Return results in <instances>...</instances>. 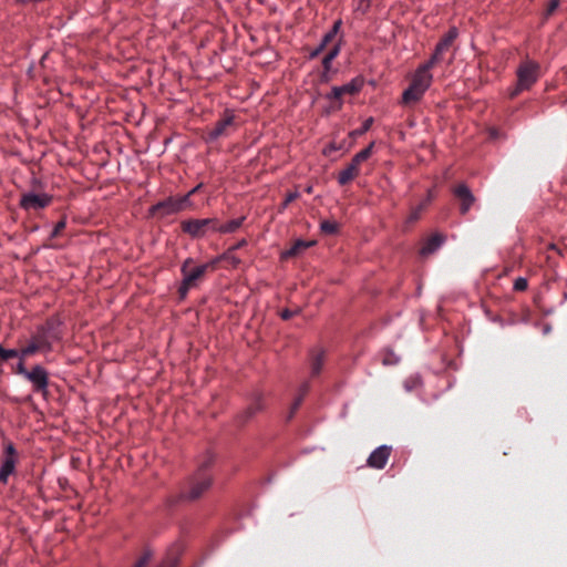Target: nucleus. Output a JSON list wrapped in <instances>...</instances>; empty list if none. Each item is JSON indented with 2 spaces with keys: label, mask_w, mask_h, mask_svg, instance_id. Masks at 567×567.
<instances>
[{
  "label": "nucleus",
  "mask_w": 567,
  "mask_h": 567,
  "mask_svg": "<svg viewBox=\"0 0 567 567\" xmlns=\"http://www.w3.org/2000/svg\"><path fill=\"white\" fill-rule=\"evenodd\" d=\"M433 75H423L414 72L410 85L402 93V104L412 105L419 102L430 89Z\"/></svg>",
  "instance_id": "obj_1"
},
{
  "label": "nucleus",
  "mask_w": 567,
  "mask_h": 567,
  "mask_svg": "<svg viewBox=\"0 0 567 567\" xmlns=\"http://www.w3.org/2000/svg\"><path fill=\"white\" fill-rule=\"evenodd\" d=\"M517 85L509 92L511 96L519 94L525 89H530L538 81L540 75V66L535 61H524L517 69Z\"/></svg>",
  "instance_id": "obj_2"
},
{
  "label": "nucleus",
  "mask_w": 567,
  "mask_h": 567,
  "mask_svg": "<svg viewBox=\"0 0 567 567\" xmlns=\"http://www.w3.org/2000/svg\"><path fill=\"white\" fill-rule=\"evenodd\" d=\"M193 264L192 258H187L182 267L181 271L183 275V281L179 287V293L182 297H185L189 289L194 288L196 286V281L200 279L204 274L207 271V266H196L194 268H190L189 266Z\"/></svg>",
  "instance_id": "obj_3"
},
{
  "label": "nucleus",
  "mask_w": 567,
  "mask_h": 567,
  "mask_svg": "<svg viewBox=\"0 0 567 567\" xmlns=\"http://www.w3.org/2000/svg\"><path fill=\"white\" fill-rule=\"evenodd\" d=\"M208 465V462L198 470L195 477L189 484V488L182 494V498L188 501H195L199 498L204 492H206L212 485V477L205 472L204 467Z\"/></svg>",
  "instance_id": "obj_4"
},
{
  "label": "nucleus",
  "mask_w": 567,
  "mask_h": 567,
  "mask_svg": "<svg viewBox=\"0 0 567 567\" xmlns=\"http://www.w3.org/2000/svg\"><path fill=\"white\" fill-rule=\"evenodd\" d=\"M182 229L193 238H202L208 233H217V219H188L182 223Z\"/></svg>",
  "instance_id": "obj_5"
},
{
  "label": "nucleus",
  "mask_w": 567,
  "mask_h": 567,
  "mask_svg": "<svg viewBox=\"0 0 567 567\" xmlns=\"http://www.w3.org/2000/svg\"><path fill=\"white\" fill-rule=\"evenodd\" d=\"M192 206L188 196L168 197L151 207V213H162L163 216L173 215Z\"/></svg>",
  "instance_id": "obj_6"
},
{
  "label": "nucleus",
  "mask_w": 567,
  "mask_h": 567,
  "mask_svg": "<svg viewBox=\"0 0 567 567\" xmlns=\"http://www.w3.org/2000/svg\"><path fill=\"white\" fill-rule=\"evenodd\" d=\"M52 202V196L47 193H24L20 198V207L24 210H39L49 206Z\"/></svg>",
  "instance_id": "obj_7"
},
{
  "label": "nucleus",
  "mask_w": 567,
  "mask_h": 567,
  "mask_svg": "<svg viewBox=\"0 0 567 567\" xmlns=\"http://www.w3.org/2000/svg\"><path fill=\"white\" fill-rule=\"evenodd\" d=\"M25 379L32 384L34 391L47 392L49 385V374L42 365H34L27 373Z\"/></svg>",
  "instance_id": "obj_8"
},
{
  "label": "nucleus",
  "mask_w": 567,
  "mask_h": 567,
  "mask_svg": "<svg viewBox=\"0 0 567 567\" xmlns=\"http://www.w3.org/2000/svg\"><path fill=\"white\" fill-rule=\"evenodd\" d=\"M362 87V81L359 79H352L350 82L340 85V86H333L326 95L327 100H340L343 95H354L357 94Z\"/></svg>",
  "instance_id": "obj_9"
},
{
  "label": "nucleus",
  "mask_w": 567,
  "mask_h": 567,
  "mask_svg": "<svg viewBox=\"0 0 567 567\" xmlns=\"http://www.w3.org/2000/svg\"><path fill=\"white\" fill-rule=\"evenodd\" d=\"M392 447L390 445H380L371 452L367 463L370 467L382 470L386 465Z\"/></svg>",
  "instance_id": "obj_10"
},
{
  "label": "nucleus",
  "mask_w": 567,
  "mask_h": 567,
  "mask_svg": "<svg viewBox=\"0 0 567 567\" xmlns=\"http://www.w3.org/2000/svg\"><path fill=\"white\" fill-rule=\"evenodd\" d=\"M454 196L461 202L460 212L465 215L475 202V197L468 186L464 183L458 184L453 189Z\"/></svg>",
  "instance_id": "obj_11"
},
{
  "label": "nucleus",
  "mask_w": 567,
  "mask_h": 567,
  "mask_svg": "<svg viewBox=\"0 0 567 567\" xmlns=\"http://www.w3.org/2000/svg\"><path fill=\"white\" fill-rule=\"evenodd\" d=\"M458 35V30L455 27L449 29V31L443 35V38L435 45L434 52L443 58V54L451 48L454 40Z\"/></svg>",
  "instance_id": "obj_12"
},
{
  "label": "nucleus",
  "mask_w": 567,
  "mask_h": 567,
  "mask_svg": "<svg viewBox=\"0 0 567 567\" xmlns=\"http://www.w3.org/2000/svg\"><path fill=\"white\" fill-rule=\"evenodd\" d=\"M234 124V116L227 115L226 117L218 121L208 134L210 141H215L218 137L227 134V128Z\"/></svg>",
  "instance_id": "obj_13"
},
{
  "label": "nucleus",
  "mask_w": 567,
  "mask_h": 567,
  "mask_svg": "<svg viewBox=\"0 0 567 567\" xmlns=\"http://www.w3.org/2000/svg\"><path fill=\"white\" fill-rule=\"evenodd\" d=\"M31 339L40 347L42 351H51L52 342L55 341L50 337L47 330H43L41 327L38 328L37 332L31 337Z\"/></svg>",
  "instance_id": "obj_14"
},
{
  "label": "nucleus",
  "mask_w": 567,
  "mask_h": 567,
  "mask_svg": "<svg viewBox=\"0 0 567 567\" xmlns=\"http://www.w3.org/2000/svg\"><path fill=\"white\" fill-rule=\"evenodd\" d=\"M341 24H342V21L341 20H337L334 21L331 30L329 32H327L320 44L318 45V48L311 53V56H316L318 55L326 47L327 44L336 37V34L340 31V28H341Z\"/></svg>",
  "instance_id": "obj_15"
},
{
  "label": "nucleus",
  "mask_w": 567,
  "mask_h": 567,
  "mask_svg": "<svg viewBox=\"0 0 567 567\" xmlns=\"http://www.w3.org/2000/svg\"><path fill=\"white\" fill-rule=\"evenodd\" d=\"M443 243H444V237L442 235H439V234L433 235L432 237H430L426 240L424 246L421 248L420 254L423 256L433 254L442 246Z\"/></svg>",
  "instance_id": "obj_16"
},
{
  "label": "nucleus",
  "mask_w": 567,
  "mask_h": 567,
  "mask_svg": "<svg viewBox=\"0 0 567 567\" xmlns=\"http://www.w3.org/2000/svg\"><path fill=\"white\" fill-rule=\"evenodd\" d=\"M16 457H6L0 466V482L6 484L11 474H13L16 470Z\"/></svg>",
  "instance_id": "obj_17"
},
{
  "label": "nucleus",
  "mask_w": 567,
  "mask_h": 567,
  "mask_svg": "<svg viewBox=\"0 0 567 567\" xmlns=\"http://www.w3.org/2000/svg\"><path fill=\"white\" fill-rule=\"evenodd\" d=\"M245 219H246V217L241 216L239 218L231 219V220H229V221H227L225 224H219L217 221V233H220V234H231V233H235L243 225Z\"/></svg>",
  "instance_id": "obj_18"
},
{
  "label": "nucleus",
  "mask_w": 567,
  "mask_h": 567,
  "mask_svg": "<svg viewBox=\"0 0 567 567\" xmlns=\"http://www.w3.org/2000/svg\"><path fill=\"white\" fill-rule=\"evenodd\" d=\"M324 352L322 350L315 351L310 360V374L317 377L323 367Z\"/></svg>",
  "instance_id": "obj_19"
},
{
  "label": "nucleus",
  "mask_w": 567,
  "mask_h": 567,
  "mask_svg": "<svg viewBox=\"0 0 567 567\" xmlns=\"http://www.w3.org/2000/svg\"><path fill=\"white\" fill-rule=\"evenodd\" d=\"M359 174V168L349 163L338 175V183L346 185L351 182Z\"/></svg>",
  "instance_id": "obj_20"
},
{
  "label": "nucleus",
  "mask_w": 567,
  "mask_h": 567,
  "mask_svg": "<svg viewBox=\"0 0 567 567\" xmlns=\"http://www.w3.org/2000/svg\"><path fill=\"white\" fill-rule=\"evenodd\" d=\"M312 245L311 241H305L301 239H298L288 250L284 251L281 254V257L287 259L290 257L297 256L301 250L310 247Z\"/></svg>",
  "instance_id": "obj_21"
},
{
  "label": "nucleus",
  "mask_w": 567,
  "mask_h": 567,
  "mask_svg": "<svg viewBox=\"0 0 567 567\" xmlns=\"http://www.w3.org/2000/svg\"><path fill=\"white\" fill-rule=\"evenodd\" d=\"M264 409V403L261 396L258 395L255 401L243 412L241 419L243 421H247L252 417L257 412Z\"/></svg>",
  "instance_id": "obj_22"
},
{
  "label": "nucleus",
  "mask_w": 567,
  "mask_h": 567,
  "mask_svg": "<svg viewBox=\"0 0 567 567\" xmlns=\"http://www.w3.org/2000/svg\"><path fill=\"white\" fill-rule=\"evenodd\" d=\"M442 60V56L436 52H433L431 58L423 64H421L415 71L423 75H432L431 69Z\"/></svg>",
  "instance_id": "obj_23"
},
{
  "label": "nucleus",
  "mask_w": 567,
  "mask_h": 567,
  "mask_svg": "<svg viewBox=\"0 0 567 567\" xmlns=\"http://www.w3.org/2000/svg\"><path fill=\"white\" fill-rule=\"evenodd\" d=\"M372 147H373V144H370L369 146H367L365 148H363L362 151L358 152L351 159V164H353L354 166H357L359 168V165L367 161L370 155H371V152H372Z\"/></svg>",
  "instance_id": "obj_24"
},
{
  "label": "nucleus",
  "mask_w": 567,
  "mask_h": 567,
  "mask_svg": "<svg viewBox=\"0 0 567 567\" xmlns=\"http://www.w3.org/2000/svg\"><path fill=\"white\" fill-rule=\"evenodd\" d=\"M340 52V44L334 45L329 53L322 60V66L324 71H330L332 61L338 56Z\"/></svg>",
  "instance_id": "obj_25"
},
{
  "label": "nucleus",
  "mask_w": 567,
  "mask_h": 567,
  "mask_svg": "<svg viewBox=\"0 0 567 567\" xmlns=\"http://www.w3.org/2000/svg\"><path fill=\"white\" fill-rule=\"evenodd\" d=\"M421 383L422 381L420 374H412L404 380L403 386L406 392H411L417 389L421 385Z\"/></svg>",
  "instance_id": "obj_26"
},
{
  "label": "nucleus",
  "mask_w": 567,
  "mask_h": 567,
  "mask_svg": "<svg viewBox=\"0 0 567 567\" xmlns=\"http://www.w3.org/2000/svg\"><path fill=\"white\" fill-rule=\"evenodd\" d=\"M38 351H41L40 347L32 339H30L27 347L19 351V358L25 359Z\"/></svg>",
  "instance_id": "obj_27"
},
{
  "label": "nucleus",
  "mask_w": 567,
  "mask_h": 567,
  "mask_svg": "<svg viewBox=\"0 0 567 567\" xmlns=\"http://www.w3.org/2000/svg\"><path fill=\"white\" fill-rule=\"evenodd\" d=\"M60 322L54 319H50L45 322V324L41 326L43 330H47L50 337L54 340L59 339V332L56 331L58 326Z\"/></svg>",
  "instance_id": "obj_28"
},
{
  "label": "nucleus",
  "mask_w": 567,
  "mask_h": 567,
  "mask_svg": "<svg viewBox=\"0 0 567 567\" xmlns=\"http://www.w3.org/2000/svg\"><path fill=\"white\" fill-rule=\"evenodd\" d=\"M424 209H425V204H419L416 207H414V208L411 210V213H410V214H409V216L406 217L405 223H406V224H413V223H415V221L420 218V216H421V214H422V212H423Z\"/></svg>",
  "instance_id": "obj_29"
},
{
  "label": "nucleus",
  "mask_w": 567,
  "mask_h": 567,
  "mask_svg": "<svg viewBox=\"0 0 567 567\" xmlns=\"http://www.w3.org/2000/svg\"><path fill=\"white\" fill-rule=\"evenodd\" d=\"M320 229L327 235H333L338 231V224L332 220H323L320 224Z\"/></svg>",
  "instance_id": "obj_30"
},
{
  "label": "nucleus",
  "mask_w": 567,
  "mask_h": 567,
  "mask_svg": "<svg viewBox=\"0 0 567 567\" xmlns=\"http://www.w3.org/2000/svg\"><path fill=\"white\" fill-rule=\"evenodd\" d=\"M19 357V351L16 350V349H4L1 344H0V359L2 361H8L12 358H17Z\"/></svg>",
  "instance_id": "obj_31"
},
{
  "label": "nucleus",
  "mask_w": 567,
  "mask_h": 567,
  "mask_svg": "<svg viewBox=\"0 0 567 567\" xmlns=\"http://www.w3.org/2000/svg\"><path fill=\"white\" fill-rule=\"evenodd\" d=\"M527 286H528L527 278L518 277V278H516V280L514 282V290H516L517 292H523V290H526Z\"/></svg>",
  "instance_id": "obj_32"
},
{
  "label": "nucleus",
  "mask_w": 567,
  "mask_h": 567,
  "mask_svg": "<svg viewBox=\"0 0 567 567\" xmlns=\"http://www.w3.org/2000/svg\"><path fill=\"white\" fill-rule=\"evenodd\" d=\"M151 557H152V551L145 550L144 554L142 555V557L136 561L134 567H146Z\"/></svg>",
  "instance_id": "obj_33"
},
{
  "label": "nucleus",
  "mask_w": 567,
  "mask_h": 567,
  "mask_svg": "<svg viewBox=\"0 0 567 567\" xmlns=\"http://www.w3.org/2000/svg\"><path fill=\"white\" fill-rule=\"evenodd\" d=\"M384 365H392L399 362V357H396L392 351L386 352L382 360Z\"/></svg>",
  "instance_id": "obj_34"
},
{
  "label": "nucleus",
  "mask_w": 567,
  "mask_h": 567,
  "mask_svg": "<svg viewBox=\"0 0 567 567\" xmlns=\"http://www.w3.org/2000/svg\"><path fill=\"white\" fill-rule=\"evenodd\" d=\"M66 226V220L63 218L61 219L60 221H58L50 235L51 238H55L56 236H59V234L65 228Z\"/></svg>",
  "instance_id": "obj_35"
},
{
  "label": "nucleus",
  "mask_w": 567,
  "mask_h": 567,
  "mask_svg": "<svg viewBox=\"0 0 567 567\" xmlns=\"http://www.w3.org/2000/svg\"><path fill=\"white\" fill-rule=\"evenodd\" d=\"M302 401H303V396L302 395H298L295 399V401L292 403V406L290 409V412L288 414V420H290L295 415L296 411L299 409V406L301 405Z\"/></svg>",
  "instance_id": "obj_36"
},
{
  "label": "nucleus",
  "mask_w": 567,
  "mask_h": 567,
  "mask_svg": "<svg viewBox=\"0 0 567 567\" xmlns=\"http://www.w3.org/2000/svg\"><path fill=\"white\" fill-rule=\"evenodd\" d=\"M233 252H234V251H231V250H229V249H228V250H227V251H225L223 255H228V257H226V259H225V260H226V261H229V262L231 264V266H233V267H237V266L240 264V259H239L237 256H235Z\"/></svg>",
  "instance_id": "obj_37"
},
{
  "label": "nucleus",
  "mask_w": 567,
  "mask_h": 567,
  "mask_svg": "<svg viewBox=\"0 0 567 567\" xmlns=\"http://www.w3.org/2000/svg\"><path fill=\"white\" fill-rule=\"evenodd\" d=\"M226 257H228V255H219L217 257H215L214 259H212L210 261L206 262V264H203V266H207V270L208 269H214L216 267V265L220 261H223L224 259H226Z\"/></svg>",
  "instance_id": "obj_38"
},
{
  "label": "nucleus",
  "mask_w": 567,
  "mask_h": 567,
  "mask_svg": "<svg viewBox=\"0 0 567 567\" xmlns=\"http://www.w3.org/2000/svg\"><path fill=\"white\" fill-rule=\"evenodd\" d=\"M299 197V192H290L286 195V198L282 203V209L287 208L288 205L293 202L295 199H297Z\"/></svg>",
  "instance_id": "obj_39"
},
{
  "label": "nucleus",
  "mask_w": 567,
  "mask_h": 567,
  "mask_svg": "<svg viewBox=\"0 0 567 567\" xmlns=\"http://www.w3.org/2000/svg\"><path fill=\"white\" fill-rule=\"evenodd\" d=\"M558 6H559V0H550L546 8L545 17L548 18V16L554 14V12L557 10Z\"/></svg>",
  "instance_id": "obj_40"
},
{
  "label": "nucleus",
  "mask_w": 567,
  "mask_h": 567,
  "mask_svg": "<svg viewBox=\"0 0 567 567\" xmlns=\"http://www.w3.org/2000/svg\"><path fill=\"white\" fill-rule=\"evenodd\" d=\"M373 123V118L372 117H369L367 118L363 123H362V126L355 131V134L357 135H361L363 133H365L367 131L370 130L371 125Z\"/></svg>",
  "instance_id": "obj_41"
},
{
  "label": "nucleus",
  "mask_w": 567,
  "mask_h": 567,
  "mask_svg": "<svg viewBox=\"0 0 567 567\" xmlns=\"http://www.w3.org/2000/svg\"><path fill=\"white\" fill-rule=\"evenodd\" d=\"M28 372H29V370H27V368L24 365V359H20V361L17 363V367H16V373L23 375L25 378Z\"/></svg>",
  "instance_id": "obj_42"
},
{
  "label": "nucleus",
  "mask_w": 567,
  "mask_h": 567,
  "mask_svg": "<svg viewBox=\"0 0 567 567\" xmlns=\"http://www.w3.org/2000/svg\"><path fill=\"white\" fill-rule=\"evenodd\" d=\"M177 565V558H168L164 560L158 567H175Z\"/></svg>",
  "instance_id": "obj_43"
},
{
  "label": "nucleus",
  "mask_w": 567,
  "mask_h": 567,
  "mask_svg": "<svg viewBox=\"0 0 567 567\" xmlns=\"http://www.w3.org/2000/svg\"><path fill=\"white\" fill-rule=\"evenodd\" d=\"M309 389H310V383L308 381L303 382L299 388V395H302L305 398V395L308 393Z\"/></svg>",
  "instance_id": "obj_44"
},
{
  "label": "nucleus",
  "mask_w": 567,
  "mask_h": 567,
  "mask_svg": "<svg viewBox=\"0 0 567 567\" xmlns=\"http://www.w3.org/2000/svg\"><path fill=\"white\" fill-rule=\"evenodd\" d=\"M6 457H16V449L13 446V444L9 443L7 446H6Z\"/></svg>",
  "instance_id": "obj_45"
},
{
  "label": "nucleus",
  "mask_w": 567,
  "mask_h": 567,
  "mask_svg": "<svg viewBox=\"0 0 567 567\" xmlns=\"http://www.w3.org/2000/svg\"><path fill=\"white\" fill-rule=\"evenodd\" d=\"M433 198H434V193L432 189H429L426 198L423 202H421L420 204H425V207H426L433 200Z\"/></svg>",
  "instance_id": "obj_46"
},
{
  "label": "nucleus",
  "mask_w": 567,
  "mask_h": 567,
  "mask_svg": "<svg viewBox=\"0 0 567 567\" xmlns=\"http://www.w3.org/2000/svg\"><path fill=\"white\" fill-rule=\"evenodd\" d=\"M295 313H296V312H293V311H291V310H289V309H285V310H282V311H281V315H280V316H281V318H282L284 320H288V319H290Z\"/></svg>",
  "instance_id": "obj_47"
},
{
  "label": "nucleus",
  "mask_w": 567,
  "mask_h": 567,
  "mask_svg": "<svg viewBox=\"0 0 567 567\" xmlns=\"http://www.w3.org/2000/svg\"><path fill=\"white\" fill-rule=\"evenodd\" d=\"M246 245H247V240L246 239H241L236 245L230 247L229 250L235 251V250H237V249H239V248H241V247H244Z\"/></svg>",
  "instance_id": "obj_48"
},
{
  "label": "nucleus",
  "mask_w": 567,
  "mask_h": 567,
  "mask_svg": "<svg viewBox=\"0 0 567 567\" xmlns=\"http://www.w3.org/2000/svg\"><path fill=\"white\" fill-rule=\"evenodd\" d=\"M200 187H202V184L196 185L185 196H188V199H190V196L194 195L195 193H197Z\"/></svg>",
  "instance_id": "obj_49"
},
{
  "label": "nucleus",
  "mask_w": 567,
  "mask_h": 567,
  "mask_svg": "<svg viewBox=\"0 0 567 567\" xmlns=\"http://www.w3.org/2000/svg\"><path fill=\"white\" fill-rule=\"evenodd\" d=\"M501 137H502V131H501V128L498 127V142H499Z\"/></svg>",
  "instance_id": "obj_50"
},
{
  "label": "nucleus",
  "mask_w": 567,
  "mask_h": 567,
  "mask_svg": "<svg viewBox=\"0 0 567 567\" xmlns=\"http://www.w3.org/2000/svg\"><path fill=\"white\" fill-rule=\"evenodd\" d=\"M496 134L495 130H491V136H494Z\"/></svg>",
  "instance_id": "obj_51"
}]
</instances>
